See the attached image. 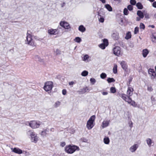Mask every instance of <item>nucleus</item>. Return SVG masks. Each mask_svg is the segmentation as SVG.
I'll use <instances>...</instances> for the list:
<instances>
[{"instance_id":"47","label":"nucleus","mask_w":156,"mask_h":156,"mask_svg":"<svg viewBox=\"0 0 156 156\" xmlns=\"http://www.w3.org/2000/svg\"><path fill=\"white\" fill-rule=\"evenodd\" d=\"M62 93L63 95H65L66 93V91L65 89H63L62 90Z\"/></svg>"},{"instance_id":"39","label":"nucleus","mask_w":156,"mask_h":156,"mask_svg":"<svg viewBox=\"0 0 156 156\" xmlns=\"http://www.w3.org/2000/svg\"><path fill=\"white\" fill-rule=\"evenodd\" d=\"M140 28L141 29L144 30L145 29V27L144 25L142 23H141L140 25Z\"/></svg>"},{"instance_id":"17","label":"nucleus","mask_w":156,"mask_h":156,"mask_svg":"<svg viewBox=\"0 0 156 156\" xmlns=\"http://www.w3.org/2000/svg\"><path fill=\"white\" fill-rule=\"evenodd\" d=\"M120 64L124 70H126L127 69V66L125 62L122 61L121 62Z\"/></svg>"},{"instance_id":"49","label":"nucleus","mask_w":156,"mask_h":156,"mask_svg":"<svg viewBox=\"0 0 156 156\" xmlns=\"http://www.w3.org/2000/svg\"><path fill=\"white\" fill-rule=\"evenodd\" d=\"M152 6L153 7L156 8V2H154L153 3Z\"/></svg>"},{"instance_id":"10","label":"nucleus","mask_w":156,"mask_h":156,"mask_svg":"<svg viewBox=\"0 0 156 156\" xmlns=\"http://www.w3.org/2000/svg\"><path fill=\"white\" fill-rule=\"evenodd\" d=\"M60 25L65 29H68L70 28L69 24L66 21H61L59 23Z\"/></svg>"},{"instance_id":"26","label":"nucleus","mask_w":156,"mask_h":156,"mask_svg":"<svg viewBox=\"0 0 156 156\" xmlns=\"http://www.w3.org/2000/svg\"><path fill=\"white\" fill-rule=\"evenodd\" d=\"M117 66L116 64H115L113 68V71L114 73L116 74L117 73Z\"/></svg>"},{"instance_id":"16","label":"nucleus","mask_w":156,"mask_h":156,"mask_svg":"<svg viewBox=\"0 0 156 156\" xmlns=\"http://www.w3.org/2000/svg\"><path fill=\"white\" fill-rule=\"evenodd\" d=\"M133 89L131 87H128L127 92V94L130 97L133 94Z\"/></svg>"},{"instance_id":"13","label":"nucleus","mask_w":156,"mask_h":156,"mask_svg":"<svg viewBox=\"0 0 156 156\" xmlns=\"http://www.w3.org/2000/svg\"><path fill=\"white\" fill-rule=\"evenodd\" d=\"M138 147V145L136 144H135L130 147L129 148V150L131 152H134L135 151Z\"/></svg>"},{"instance_id":"14","label":"nucleus","mask_w":156,"mask_h":156,"mask_svg":"<svg viewBox=\"0 0 156 156\" xmlns=\"http://www.w3.org/2000/svg\"><path fill=\"white\" fill-rule=\"evenodd\" d=\"M11 150H12V152L19 154H21L23 153L22 151L18 148H11Z\"/></svg>"},{"instance_id":"42","label":"nucleus","mask_w":156,"mask_h":156,"mask_svg":"<svg viewBox=\"0 0 156 156\" xmlns=\"http://www.w3.org/2000/svg\"><path fill=\"white\" fill-rule=\"evenodd\" d=\"M100 16V17L99 18V21L100 22L103 23L104 21V19L103 17L101 16Z\"/></svg>"},{"instance_id":"40","label":"nucleus","mask_w":156,"mask_h":156,"mask_svg":"<svg viewBox=\"0 0 156 156\" xmlns=\"http://www.w3.org/2000/svg\"><path fill=\"white\" fill-rule=\"evenodd\" d=\"M123 13L125 15H127L128 14V11L126 8H125L124 9Z\"/></svg>"},{"instance_id":"28","label":"nucleus","mask_w":156,"mask_h":156,"mask_svg":"<svg viewBox=\"0 0 156 156\" xmlns=\"http://www.w3.org/2000/svg\"><path fill=\"white\" fill-rule=\"evenodd\" d=\"M88 72L86 70L83 71L81 73V75L83 76H87L88 75Z\"/></svg>"},{"instance_id":"50","label":"nucleus","mask_w":156,"mask_h":156,"mask_svg":"<svg viewBox=\"0 0 156 156\" xmlns=\"http://www.w3.org/2000/svg\"><path fill=\"white\" fill-rule=\"evenodd\" d=\"M65 4H66V3L65 2H62V3L61 4V6L62 7H63L64 6H65Z\"/></svg>"},{"instance_id":"23","label":"nucleus","mask_w":156,"mask_h":156,"mask_svg":"<svg viewBox=\"0 0 156 156\" xmlns=\"http://www.w3.org/2000/svg\"><path fill=\"white\" fill-rule=\"evenodd\" d=\"M131 37V33L130 32H128L126 34V36L125 38L127 40H128Z\"/></svg>"},{"instance_id":"35","label":"nucleus","mask_w":156,"mask_h":156,"mask_svg":"<svg viewBox=\"0 0 156 156\" xmlns=\"http://www.w3.org/2000/svg\"><path fill=\"white\" fill-rule=\"evenodd\" d=\"M103 43L105 46H107L108 45V40L107 39H104L103 40Z\"/></svg>"},{"instance_id":"41","label":"nucleus","mask_w":156,"mask_h":156,"mask_svg":"<svg viewBox=\"0 0 156 156\" xmlns=\"http://www.w3.org/2000/svg\"><path fill=\"white\" fill-rule=\"evenodd\" d=\"M110 91L112 93H114L116 91L115 88V87H111L110 89Z\"/></svg>"},{"instance_id":"24","label":"nucleus","mask_w":156,"mask_h":156,"mask_svg":"<svg viewBox=\"0 0 156 156\" xmlns=\"http://www.w3.org/2000/svg\"><path fill=\"white\" fill-rule=\"evenodd\" d=\"M78 29L81 32H84L86 30L85 27L82 25L80 26Z\"/></svg>"},{"instance_id":"11","label":"nucleus","mask_w":156,"mask_h":156,"mask_svg":"<svg viewBox=\"0 0 156 156\" xmlns=\"http://www.w3.org/2000/svg\"><path fill=\"white\" fill-rule=\"evenodd\" d=\"M48 34L50 35H55L58 34V30L57 29H53L51 28L48 29Z\"/></svg>"},{"instance_id":"2","label":"nucleus","mask_w":156,"mask_h":156,"mask_svg":"<svg viewBox=\"0 0 156 156\" xmlns=\"http://www.w3.org/2000/svg\"><path fill=\"white\" fill-rule=\"evenodd\" d=\"M80 150L79 147L76 145H69L65 147V151L68 154H72L76 151Z\"/></svg>"},{"instance_id":"12","label":"nucleus","mask_w":156,"mask_h":156,"mask_svg":"<svg viewBox=\"0 0 156 156\" xmlns=\"http://www.w3.org/2000/svg\"><path fill=\"white\" fill-rule=\"evenodd\" d=\"M110 122V120H105L102 123V124L101 126V127L103 129L105 127H106L108 126Z\"/></svg>"},{"instance_id":"38","label":"nucleus","mask_w":156,"mask_h":156,"mask_svg":"<svg viewBox=\"0 0 156 156\" xmlns=\"http://www.w3.org/2000/svg\"><path fill=\"white\" fill-rule=\"evenodd\" d=\"M99 46L100 48L102 49H105L106 47H107L106 46H105V45L103 43H102L100 44Z\"/></svg>"},{"instance_id":"36","label":"nucleus","mask_w":156,"mask_h":156,"mask_svg":"<svg viewBox=\"0 0 156 156\" xmlns=\"http://www.w3.org/2000/svg\"><path fill=\"white\" fill-rule=\"evenodd\" d=\"M139 31V28L138 27H135L134 29V34H137Z\"/></svg>"},{"instance_id":"4","label":"nucleus","mask_w":156,"mask_h":156,"mask_svg":"<svg viewBox=\"0 0 156 156\" xmlns=\"http://www.w3.org/2000/svg\"><path fill=\"white\" fill-rule=\"evenodd\" d=\"M95 116L93 115L91 116L87 121L86 124V127L88 130L91 129L95 125Z\"/></svg>"},{"instance_id":"58","label":"nucleus","mask_w":156,"mask_h":156,"mask_svg":"<svg viewBox=\"0 0 156 156\" xmlns=\"http://www.w3.org/2000/svg\"><path fill=\"white\" fill-rule=\"evenodd\" d=\"M113 0L114 1H115L119 2V1H120L121 0Z\"/></svg>"},{"instance_id":"34","label":"nucleus","mask_w":156,"mask_h":156,"mask_svg":"<svg viewBox=\"0 0 156 156\" xmlns=\"http://www.w3.org/2000/svg\"><path fill=\"white\" fill-rule=\"evenodd\" d=\"M60 102L59 101H57L55 103L54 105V107L55 108H57L60 106Z\"/></svg>"},{"instance_id":"37","label":"nucleus","mask_w":156,"mask_h":156,"mask_svg":"<svg viewBox=\"0 0 156 156\" xmlns=\"http://www.w3.org/2000/svg\"><path fill=\"white\" fill-rule=\"evenodd\" d=\"M90 81L92 84H94L96 82V81L94 78H91L90 79Z\"/></svg>"},{"instance_id":"46","label":"nucleus","mask_w":156,"mask_h":156,"mask_svg":"<svg viewBox=\"0 0 156 156\" xmlns=\"http://www.w3.org/2000/svg\"><path fill=\"white\" fill-rule=\"evenodd\" d=\"M76 82L74 81H72L69 82V84L70 86H73L74 84H75Z\"/></svg>"},{"instance_id":"51","label":"nucleus","mask_w":156,"mask_h":156,"mask_svg":"<svg viewBox=\"0 0 156 156\" xmlns=\"http://www.w3.org/2000/svg\"><path fill=\"white\" fill-rule=\"evenodd\" d=\"M145 16V17L147 19H148L149 18V15L147 13H146L144 15Z\"/></svg>"},{"instance_id":"19","label":"nucleus","mask_w":156,"mask_h":156,"mask_svg":"<svg viewBox=\"0 0 156 156\" xmlns=\"http://www.w3.org/2000/svg\"><path fill=\"white\" fill-rule=\"evenodd\" d=\"M147 144L149 147H151L154 142L153 140L150 138H147L146 140Z\"/></svg>"},{"instance_id":"60","label":"nucleus","mask_w":156,"mask_h":156,"mask_svg":"<svg viewBox=\"0 0 156 156\" xmlns=\"http://www.w3.org/2000/svg\"><path fill=\"white\" fill-rule=\"evenodd\" d=\"M56 51H57L59 52V51L58 50V49H57L56 50Z\"/></svg>"},{"instance_id":"15","label":"nucleus","mask_w":156,"mask_h":156,"mask_svg":"<svg viewBox=\"0 0 156 156\" xmlns=\"http://www.w3.org/2000/svg\"><path fill=\"white\" fill-rule=\"evenodd\" d=\"M49 132V129L46 128L43 130L40 133L41 135L43 137L46 136Z\"/></svg>"},{"instance_id":"22","label":"nucleus","mask_w":156,"mask_h":156,"mask_svg":"<svg viewBox=\"0 0 156 156\" xmlns=\"http://www.w3.org/2000/svg\"><path fill=\"white\" fill-rule=\"evenodd\" d=\"M105 7L108 11H112V9L111 6L109 4H106L105 5Z\"/></svg>"},{"instance_id":"33","label":"nucleus","mask_w":156,"mask_h":156,"mask_svg":"<svg viewBox=\"0 0 156 156\" xmlns=\"http://www.w3.org/2000/svg\"><path fill=\"white\" fill-rule=\"evenodd\" d=\"M136 6L139 9H142L143 8V6L139 2L137 3Z\"/></svg>"},{"instance_id":"31","label":"nucleus","mask_w":156,"mask_h":156,"mask_svg":"<svg viewBox=\"0 0 156 156\" xmlns=\"http://www.w3.org/2000/svg\"><path fill=\"white\" fill-rule=\"evenodd\" d=\"M115 80L113 78H109L107 79V81L108 83L113 82L115 81Z\"/></svg>"},{"instance_id":"30","label":"nucleus","mask_w":156,"mask_h":156,"mask_svg":"<svg viewBox=\"0 0 156 156\" xmlns=\"http://www.w3.org/2000/svg\"><path fill=\"white\" fill-rule=\"evenodd\" d=\"M151 38L153 42H156V36L154 34H152Z\"/></svg>"},{"instance_id":"43","label":"nucleus","mask_w":156,"mask_h":156,"mask_svg":"<svg viewBox=\"0 0 156 156\" xmlns=\"http://www.w3.org/2000/svg\"><path fill=\"white\" fill-rule=\"evenodd\" d=\"M130 3L133 5H134L136 4V2L135 0H130Z\"/></svg>"},{"instance_id":"45","label":"nucleus","mask_w":156,"mask_h":156,"mask_svg":"<svg viewBox=\"0 0 156 156\" xmlns=\"http://www.w3.org/2000/svg\"><path fill=\"white\" fill-rule=\"evenodd\" d=\"M66 144L65 142H62L60 143V146L62 147H64Z\"/></svg>"},{"instance_id":"5","label":"nucleus","mask_w":156,"mask_h":156,"mask_svg":"<svg viewBox=\"0 0 156 156\" xmlns=\"http://www.w3.org/2000/svg\"><path fill=\"white\" fill-rule=\"evenodd\" d=\"M26 124L27 125H29L33 129H36L39 127L41 124V122L38 121L33 120L27 122Z\"/></svg>"},{"instance_id":"9","label":"nucleus","mask_w":156,"mask_h":156,"mask_svg":"<svg viewBox=\"0 0 156 156\" xmlns=\"http://www.w3.org/2000/svg\"><path fill=\"white\" fill-rule=\"evenodd\" d=\"M148 73L151 79H154L156 78V74L154 69H149L148 70Z\"/></svg>"},{"instance_id":"20","label":"nucleus","mask_w":156,"mask_h":156,"mask_svg":"<svg viewBox=\"0 0 156 156\" xmlns=\"http://www.w3.org/2000/svg\"><path fill=\"white\" fill-rule=\"evenodd\" d=\"M137 14L140 18L142 19L144 17V14L141 11H138L137 12Z\"/></svg>"},{"instance_id":"21","label":"nucleus","mask_w":156,"mask_h":156,"mask_svg":"<svg viewBox=\"0 0 156 156\" xmlns=\"http://www.w3.org/2000/svg\"><path fill=\"white\" fill-rule=\"evenodd\" d=\"M89 56L88 55H84L83 58V60L86 62H89L88 58Z\"/></svg>"},{"instance_id":"52","label":"nucleus","mask_w":156,"mask_h":156,"mask_svg":"<svg viewBox=\"0 0 156 156\" xmlns=\"http://www.w3.org/2000/svg\"><path fill=\"white\" fill-rule=\"evenodd\" d=\"M108 94V92H103L102 93V94L103 95H107V94Z\"/></svg>"},{"instance_id":"7","label":"nucleus","mask_w":156,"mask_h":156,"mask_svg":"<svg viewBox=\"0 0 156 156\" xmlns=\"http://www.w3.org/2000/svg\"><path fill=\"white\" fill-rule=\"evenodd\" d=\"M53 87V83L52 82L47 81L44 83L43 88L46 92H51Z\"/></svg>"},{"instance_id":"1","label":"nucleus","mask_w":156,"mask_h":156,"mask_svg":"<svg viewBox=\"0 0 156 156\" xmlns=\"http://www.w3.org/2000/svg\"><path fill=\"white\" fill-rule=\"evenodd\" d=\"M34 36L32 35V33L30 30H28L26 34L25 44L32 47H36V44L33 39Z\"/></svg>"},{"instance_id":"29","label":"nucleus","mask_w":156,"mask_h":156,"mask_svg":"<svg viewBox=\"0 0 156 156\" xmlns=\"http://www.w3.org/2000/svg\"><path fill=\"white\" fill-rule=\"evenodd\" d=\"M74 40L76 42L80 43L81 41V39L80 37H77L74 39Z\"/></svg>"},{"instance_id":"53","label":"nucleus","mask_w":156,"mask_h":156,"mask_svg":"<svg viewBox=\"0 0 156 156\" xmlns=\"http://www.w3.org/2000/svg\"><path fill=\"white\" fill-rule=\"evenodd\" d=\"M147 90L150 91H151L152 90V89L151 87H148L147 88Z\"/></svg>"},{"instance_id":"27","label":"nucleus","mask_w":156,"mask_h":156,"mask_svg":"<svg viewBox=\"0 0 156 156\" xmlns=\"http://www.w3.org/2000/svg\"><path fill=\"white\" fill-rule=\"evenodd\" d=\"M119 34L117 33H113L112 36L114 39H117L118 38Z\"/></svg>"},{"instance_id":"61","label":"nucleus","mask_w":156,"mask_h":156,"mask_svg":"<svg viewBox=\"0 0 156 156\" xmlns=\"http://www.w3.org/2000/svg\"><path fill=\"white\" fill-rule=\"evenodd\" d=\"M154 16H156V14H155V15H154Z\"/></svg>"},{"instance_id":"25","label":"nucleus","mask_w":156,"mask_h":156,"mask_svg":"<svg viewBox=\"0 0 156 156\" xmlns=\"http://www.w3.org/2000/svg\"><path fill=\"white\" fill-rule=\"evenodd\" d=\"M109 139L108 137H105L104 139V143L106 144H108L109 143Z\"/></svg>"},{"instance_id":"6","label":"nucleus","mask_w":156,"mask_h":156,"mask_svg":"<svg viewBox=\"0 0 156 156\" xmlns=\"http://www.w3.org/2000/svg\"><path fill=\"white\" fill-rule=\"evenodd\" d=\"M121 97L126 101L130 104L131 105L134 107L137 106V104L133 101L131 98L128 95L127 96L125 94H122L121 95Z\"/></svg>"},{"instance_id":"56","label":"nucleus","mask_w":156,"mask_h":156,"mask_svg":"<svg viewBox=\"0 0 156 156\" xmlns=\"http://www.w3.org/2000/svg\"><path fill=\"white\" fill-rule=\"evenodd\" d=\"M151 101H154L155 99L153 97H152L151 98Z\"/></svg>"},{"instance_id":"3","label":"nucleus","mask_w":156,"mask_h":156,"mask_svg":"<svg viewBox=\"0 0 156 156\" xmlns=\"http://www.w3.org/2000/svg\"><path fill=\"white\" fill-rule=\"evenodd\" d=\"M27 135L30 136L31 141L32 143H36L39 140V137L32 130L28 131L27 132Z\"/></svg>"},{"instance_id":"48","label":"nucleus","mask_w":156,"mask_h":156,"mask_svg":"<svg viewBox=\"0 0 156 156\" xmlns=\"http://www.w3.org/2000/svg\"><path fill=\"white\" fill-rule=\"evenodd\" d=\"M82 141L84 142L88 143V140L86 139H83L82 140Z\"/></svg>"},{"instance_id":"18","label":"nucleus","mask_w":156,"mask_h":156,"mask_svg":"<svg viewBox=\"0 0 156 156\" xmlns=\"http://www.w3.org/2000/svg\"><path fill=\"white\" fill-rule=\"evenodd\" d=\"M149 51L147 49H144L142 51V54L143 57L146 58L149 54Z\"/></svg>"},{"instance_id":"54","label":"nucleus","mask_w":156,"mask_h":156,"mask_svg":"<svg viewBox=\"0 0 156 156\" xmlns=\"http://www.w3.org/2000/svg\"><path fill=\"white\" fill-rule=\"evenodd\" d=\"M100 1L103 3H105V0H99Z\"/></svg>"},{"instance_id":"32","label":"nucleus","mask_w":156,"mask_h":156,"mask_svg":"<svg viewBox=\"0 0 156 156\" xmlns=\"http://www.w3.org/2000/svg\"><path fill=\"white\" fill-rule=\"evenodd\" d=\"M107 76L106 74L104 73H103L100 75V77L101 79H104Z\"/></svg>"},{"instance_id":"57","label":"nucleus","mask_w":156,"mask_h":156,"mask_svg":"<svg viewBox=\"0 0 156 156\" xmlns=\"http://www.w3.org/2000/svg\"><path fill=\"white\" fill-rule=\"evenodd\" d=\"M54 128H51V131H54Z\"/></svg>"},{"instance_id":"44","label":"nucleus","mask_w":156,"mask_h":156,"mask_svg":"<svg viewBox=\"0 0 156 156\" xmlns=\"http://www.w3.org/2000/svg\"><path fill=\"white\" fill-rule=\"evenodd\" d=\"M128 9L130 11H131L133 9V6L131 5H129L127 6Z\"/></svg>"},{"instance_id":"55","label":"nucleus","mask_w":156,"mask_h":156,"mask_svg":"<svg viewBox=\"0 0 156 156\" xmlns=\"http://www.w3.org/2000/svg\"><path fill=\"white\" fill-rule=\"evenodd\" d=\"M140 18L139 17H137L136 18V20L137 21H139L140 20Z\"/></svg>"},{"instance_id":"59","label":"nucleus","mask_w":156,"mask_h":156,"mask_svg":"<svg viewBox=\"0 0 156 156\" xmlns=\"http://www.w3.org/2000/svg\"><path fill=\"white\" fill-rule=\"evenodd\" d=\"M151 27H152V28H154V26H153V25H152V26H151Z\"/></svg>"},{"instance_id":"8","label":"nucleus","mask_w":156,"mask_h":156,"mask_svg":"<svg viewBox=\"0 0 156 156\" xmlns=\"http://www.w3.org/2000/svg\"><path fill=\"white\" fill-rule=\"evenodd\" d=\"M113 53L117 56H119L121 54V48L119 47H115L113 49Z\"/></svg>"}]
</instances>
